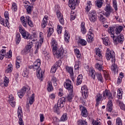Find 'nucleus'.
Instances as JSON below:
<instances>
[{
    "instance_id": "64",
    "label": "nucleus",
    "mask_w": 125,
    "mask_h": 125,
    "mask_svg": "<svg viewBox=\"0 0 125 125\" xmlns=\"http://www.w3.org/2000/svg\"><path fill=\"white\" fill-rule=\"evenodd\" d=\"M60 65H61V63H60V62H59V61L57 62L54 64V66H55L57 69L58 68H59V67H60Z\"/></svg>"
},
{
    "instance_id": "38",
    "label": "nucleus",
    "mask_w": 125,
    "mask_h": 125,
    "mask_svg": "<svg viewBox=\"0 0 125 125\" xmlns=\"http://www.w3.org/2000/svg\"><path fill=\"white\" fill-rule=\"evenodd\" d=\"M21 41V35H20V33H18L16 36V42L17 44H19V42H20Z\"/></svg>"
},
{
    "instance_id": "4",
    "label": "nucleus",
    "mask_w": 125,
    "mask_h": 125,
    "mask_svg": "<svg viewBox=\"0 0 125 125\" xmlns=\"http://www.w3.org/2000/svg\"><path fill=\"white\" fill-rule=\"evenodd\" d=\"M105 58L107 60H111L112 63L116 62V55L114 51L110 50V49H107L105 53Z\"/></svg>"
},
{
    "instance_id": "57",
    "label": "nucleus",
    "mask_w": 125,
    "mask_h": 125,
    "mask_svg": "<svg viewBox=\"0 0 125 125\" xmlns=\"http://www.w3.org/2000/svg\"><path fill=\"white\" fill-rule=\"evenodd\" d=\"M28 75H29V71H28V70L26 69L22 73V76L23 77H24L25 78H27L28 77Z\"/></svg>"
},
{
    "instance_id": "33",
    "label": "nucleus",
    "mask_w": 125,
    "mask_h": 125,
    "mask_svg": "<svg viewBox=\"0 0 125 125\" xmlns=\"http://www.w3.org/2000/svg\"><path fill=\"white\" fill-rule=\"evenodd\" d=\"M104 1V0H97L96 1V5L98 7L100 8V7H101L103 5Z\"/></svg>"
},
{
    "instance_id": "1",
    "label": "nucleus",
    "mask_w": 125,
    "mask_h": 125,
    "mask_svg": "<svg viewBox=\"0 0 125 125\" xmlns=\"http://www.w3.org/2000/svg\"><path fill=\"white\" fill-rule=\"evenodd\" d=\"M106 97H107L108 99L109 100L113 99V97H112V93L110 92V91H108L107 89H105V90L104 91L103 96H102V94H101L100 93L97 94L95 97L96 102V105L98 106V105L100 104V103L103 101V98L104 99H106Z\"/></svg>"
},
{
    "instance_id": "9",
    "label": "nucleus",
    "mask_w": 125,
    "mask_h": 125,
    "mask_svg": "<svg viewBox=\"0 0 125 125\" xmlns=\"http://www.w3.org/2000/svg\"><path fill=\"white\" fill-rule=\"evenodd\" d=\"M89 19L91 22H96L97 20V14H96V11H91L89 14Z\"/></svg>"
},
{
    "instance_id": "55",
    "label": "nucleus",
    "mask_w": 125,
    "mask_h": 125,
    "mask_svg": "<svg viewBox=\"0 0 125 125\" xmlns=\"http://www.w3.org/2000/svg\"><path fill=\"white\" fill-rule=\"evenodd\" d=\"M116 125H123L122 119L119 117L116 119Z\"/></svg>"
},
{
    "instance_id": "6",
    "label": "nucleus",
    "mask_w": 125,
    "mask_h": 125,
    "mask_svg": "<svg viewBox=\"0 0 125 125\" xmlns=\"http://www.w3.org/2000/svg\"><path fill=\"white\" fill-rule=\"evenodd\" d=\"M116 37H115L114 36V37L112 38L115 44H118L119 42L120 43H122L124 42V41H125V37H124V35L123 34H118Z\"/></svg>"
},
{
    "instance_id": "15",
    "label": "nucleus",
    "mask_w": 125,
    "mask_h": 125,
    "mask_svg": "<svg viewBox=\"0 0 125 125\" xmlns=\"http://www.w3.org/2000/svg\"><path fill=\"white\" fill-rule=\"evenodd\" d=\"M26 91H27V87L25 86H23L21 90H19V92L18 93V95L20 98H22L23 96L25 95Z\"/></svg>"
},
{
    "instance_id": "5",
    "label": "nucleus",
    "mask_w": 125,
    "mask_h": 125,
    "mask_svg": "<svg viewBox=\"0 0 125 125\" xmlns=\"http://www.w3.org/2000/svg\"><path fill=\"white\" fill-rule=\"evenodd\" d=\"M53 53L56 58L61 59L64 57L65 53L64 52V49L63 48H61L57 50V49L53 50Z\"/></svg>"
},
{
    "instance_id": "10",
    "label": "nucleus",
    "mask_w": 125,
    "mask_h": 125,
    "mask_svg": "<svg viewBox=\"0 0 125 125\" xmlns=\"http://www.w3.org/2000/svg\"><path fill=\"white\" fill-rule=\"evenodd\" d=\"M33 47V42H29L25 47V49H23L21 51L22 54H28L30 51H31V48Z\"/></svg>"
},
{
    "instance_id": "11",
    "label": "nucleus",
    "mask_w": 125,
    "mask_h": 125,
    "mask_svg": "<svg viewBox=\"0 0 125 125\" xmlns=\"http://www.w3.org/2000/svg\"><path fill=\"white\" fill-rule=\"evenodd\" d=\"M41 66V60L38 59L36 62H35L33 65H30L29 66V69H33L34 71H38L39 69H41L40 68Z\"/></svg>"
},
{
    "instance_id": "16",
    "label": "nucleus",
    "mask_w": 125,
    "mask_h": 125,
    "mask_svg": "<svg viewBox=\"0 0 125 125\" xmlns=\"http://www.w3.org/2000/svg\"><path fill=\"white\" fill-rule=\"evenodd\" d=\"M96 52V60H97L98 58L99 59H102V52L99 48H97L95 50Z\"/></svg>"
},
{
    "instance_id": "58",
    "label": "nucleus",
    "mask_w": 125,
    "mask_h": 125,
    "mask_svg": "<svg viewBox=\"0 0 125 125\" xmlns=\"http://www.w3.org/2000/svg\"><path fill=\"white\" fill-rule=\"evenodd\" d=\"M0 23L1 24V25H3V26H4L5 27V20H4V19L1 18V17L0 16Z\"/></svg>"
},
{
    "instance_id": "21",
    "label": "nucleus",
    "mask_w": 125,
    "mask_h": 125,
    "mask_svg": "<svg viewBox=\"0 0 125 125\" xmlns=\"http://www.w3.org/2000/svg\"><path fill=\"white\" fill-rule=\"evenodd\" d=\"M107 109L108 112H112L113 110V102L112 100H109L107 104Z\"/></svg>"
},
{
    "instance_id": "24",
    "label": "nucleus",
    "mask_w": 125,
    "mask_h": 125,
    "mask_svg": "<svg viewBox=\"0 0 125 125\" xmlns=\"http://www.w3.org/2000/svg\"><path fill=\"white\" fill-rule=\"evenodd\" d=\"M47 18H48V17L45 16L44 17L43 20L42 21V27L43 28H45V27H46V25H47Z\"/></svg>"
},
{
    "instance_id": "26",
    "label": "nucleus",
    "mask_w": 125,
    "mask_h": 125,
    "mask_svg": "<svg viewBox=\"0 0 125 125\" xmlns=\"http://www.w3.org/2000/svg\"><path fill=\"white\" fill-rule=\"evenodd\" d=\"M108 32L110 35H111V37L112 39L115 37V31L114 28L110 27L108 28Z\"/></svg>"
},
{
    "instance_id": "59",
    "label": "nucleus",
    "mask_w": 125,
    "mask_h": 125,
    "mask_svg": "<svg viewBox=\"0 0 125 125\" xmlns=\"http://www.w3.org/2000/svg\"><path fill=\"white\" fill-rule=\"evenodd\" d=\"M97 60V64L98 65H103V61H102V59H99V58H98V60Z\"/></svg>"
},
{
    "instance_id": "63",
    "label": "nucleus",
    "mask_w": 125,
    "mask_h": 125,
    "mask_svg": "<svg viewBox=\"0 0 125 125\" xmlns=\"http://www.w3.org/2000/svg\"><path fill=\"white\" fill-rule=\"evenodd\" d=\"M111 69L112 71H113V72H116V70H117V66H116V64L114 63L111 66Z\"/></svg>"
},
{
    "instance_id": "53",
    "label": "nucleus",
    "mask_w": 125,
    "mask_h": 125,
    "mask_svg": "<svg viewBox=\"0 0 125 125\" xmlns=\"http://www.w3.org/2000/svg\"><path fill=\"white\" fill-rule=\"evenodd\" d=\"M99 18L100 21H101V22H102L103 23H104L105 21H106V19L104 18L103 15L102 14L100 15Z\"/></svg>"
},
{
    "instance_id": "17",
    "label": "nucleus",
    "mask_w": 125,
    "mask_h": 125,
    "mask_svg": "<svg viewBox=\"0 0 125 125\" xmlns=\"http://www.w3.org/2000/svg\"><path fill=\"white\" fill-rule=\"evenodd\" d=\"M43 75H44V73L42 72V69H39L37 71V78L40 80V81H42L43 80Z\"/></svg>"
},
{
    "instance_id": "61",
    "label": "nucleus",
    "mask_w": 125,
    "mask_h": 125,
    "mask_svg": "<svg viewBox=\"0 0 125 125\" xmlns=\"http://www.w3.org/2000/svg\"><path fill=\"white\" fill-rule=\"evenodd\" d=\"M52 82L54 83L55 86H56V85H57V83H56V82H57V80L56 79V77L53 76L52 77Z\"/></svg>"
},
{
    "instance_id": "44",
    "label": "nucleus",
    "mask_w": 125,
    "mask_h": 125,
    "mask_svg": "<svg viewBox=\"0 0 125 125\" xmlns=\"http://www.w3.org/2000/svg\"><path fill=\"white\" fill-rule=\"evenodd\" d=\"M95 68L96 69L100 71V72H101V71L103 70V69H104V67H103L102 65L97 64H96Z\"/></svg>"
},
{
    "instance_id": "41",
    "label": "nucleus",
    "mask_w": 125,
    "mask_h": 125,
    "mask_svg": "<svg viewBox=\"0 0 125 125\" xmlns=\"http://www.w3.org/2000/svg\"><path fill=\"white\" fill-rule=\"evenodd\" d=\"M78 125H87V122L84 120L80 119L78 121Z\"/></svg>"
},
{
    "instance_id": "51",
    "label": "nucleus",
    "mask_w": 125,
    "mask_h": 125,
    "mask_svg": "<svg viewBox=\"0 0 125 125\" xmlns=\"http://www.w3.org/2000/svg\"><path fill=\"white\" fill-rule=\"evenodd\" d=\"M79 43H80L81 45L84 46V45H86L87 42H86V41H85V40L83 39H80Z\"/></svg>"
},
{
    "instance_id": "47",
    "label": "nucleus",
    "mask_w": 125,
    "mask_h": 125,
    "mask_svg": "<svg viewBox=\"0 0 125 125\" xmlns=\"http://www.w3.org/2000/svg\"><path fill=\"white\" fill-rule=\"evenodd\" d=\"M43 43V38H40L39 40V42L38 43V45H37V47L36 48V50H38L39 49V47L40 46H42V44Z\"/></svg>"
},
{
    "instance_id": "3",
    "label": "nucleus",
    "mask_w": 125,
    "mask_h": 125,
    "mask_svg": "<svg viewBox=\"0 0 125 125\" xmlns=\"http://www.w3.org/2000/svg\"><path fill=\"white\" fill-rule=\"evenodd\" d=\"M21 21L22 24L24 27L27 28L28 25L30 26V27H34V23L32 20H31V18L28 16H26L25 17L22 16L21 18Z\"/></svg>"
},
{
    "instance_id": "29",
    "label": "nucleus",
    "mask_w": 125,
    "mask_h": 125,
    "mask_svg": "<svg viewBox=\"0 0 125 125\" xmlns=\"http://www.w3.org/2000/svg\"><path fill=\"white\" fill-rule=\"evenodd\" d=\"M4 17L6 18L5 21V27H7V25H8V20L9 19V17H8V12H5L4 13Z\"/></svg>"
},
{
    "instance_id": "31",
    "label": "nucleus",
    "mask_w": 125,
    "mask_h": 125,
    "mask_svg": "<svg viewBox=\"0 0 125 125\" xmlns=\"http://www.w3.org/2000/svg\"><path fill=\"white\" fill-rule=\"evenodd\" d=\"M47 84V90L49 92L52 91L53 90V86H52V83L51 82H48Z\"/></svg>"
},
{
    "instance_id": "62",
    "label": "nucleus",
    "mask_w": 125,
    "mask_h": 125,
    "mask_svg": "<svg viewBox=\"0 0 125 125\" xmlns=\"http://www.w3.org/2000/svg\"><path fill=\"white\" fill-rule=\"evenodd\" d=\"M75 19H76V14L75 13H71L70 20H75Z\"/></svg>"
},
{
    "instance_id": "52",
    "label": "nucleus",
    "mask_w": 125,
    "mask_h": 125,
    "mask_svg": "<svg viewBox=\"0 0 125 125\" xmlns=\"http://www.w3.org/2000/svg\"><path fill=\"white\" fill-rule=\"evenodd\" d=\"M80 64H81V62L80 61L75 62V65L74 66L75 70H79V68H80Z\"/></svg>"
},
{
    "instance_id": "37",
    "label": "nucleus",
    "mask_w": 125,
    "mask_h": 125,
    "mask_svg": "<svg viewBox=\"0 0 125 125\" xmlns=\"http://www.w3.org/2000/svg\"><path fill=\"white\" fill-rule=\"evenodd\" d=\"M96 77L98 80L101 83H103V77L102 76V74L101 73H97L96 74Z\"/></svg>"
},
{
    "instance_id": "56",
    "label": "nucleus",
    "mask_w": 125,
    "mask_h": 125,
    "mask_svg": "<svg viewBox=\"0 0 125 125\" xmlns=\"http://www.w3.org/2000/svg\"><path fill=\"white\" fill-rule=\"evenodd\" d=\"M12 10L14 11H16L17 10V5L16 3H13L12 5Z\"/></svg>"
},
{
    "instance_id": "36",
    "label": "nucleus",
    "mask_w": 125,
    "mask_h": 125,
    "mask_svg": "<svg viewBox=\"0 0 125 125\" xmlns=\"http://www.w3.org/2000/svg\"><path fill=\"white\" fill-rule=\"evenodd\" d=\"M103 40V43L105 45H109L110 44V40L108 37H105L104 38H102Z\"/></svg>"
},
{
    "instance_id": "40",
    "label": "nucleus",
    "mask_w": 125,
    "mask_h": 125,
    "mask_svg": "<svg viewBox=\"0 0 125 125\" xmlns=\"http://www.w3.org/2000/svg\"><path fill=\"white\" fill-rule=\"evenodd\" d=\"M67 120H68V116L66 113H64L61 117V122H66Z\"/></svg>"
},
{
    "instance_id": "19",
    "label": "nucleus",
    "mask_w": 125,
    "mask_h": 125,
    "mask_svg": "<svg viewBox=\"0 0 125 125\" xmlns=\"http://www.w3.org/2000/svg\"><path fill=\"white\" fill-rule=\"evenodd\" d=\"M57 16L61 24H62V25H64V18H63V14H62L60 11H58L57 12Z\"/></svg>"
},
{
    "instance_id": "12",
    "label": "nucleus",
    "mask_w": 125,
    "mask_h": 125,
    "mask_svg": "<svg viewBox=\"0 0 125 125\" xmlns=\"http://www.w3.org/2000/svg\"><path fill=\"white\" fill-rule=\"evenodd\" d=\"M83 94L82 96L84 98H86L87 96H88V88H87V86L86 85H84L81 88Z\"/></svg>"
},
{
    "instance_id": "50",
    "label": "nucleus",
    "mask_w": 125,
    "mask_h": 125,
    "mask_svg": "<svg viewBox=\"0 0 125 125\" xmlns=\"http://www.w3.org/2000/svg\"><path fill=\"white\" fill-rule=\"evenodd\" d=\"M75 54H76L77 58H81V57H82V54H81V52L79 49L75 50Z\"/></svg>"
},
{
    "instance_id": "25",
    "label": "nucleus",
    "mask_w": 125,
    "mask_h": 125,
    "mask_svg": "<svg viewBox=\"0 0 125 125\" xmlns=\"http://www.w3.org/2000/svg\"><path fill=\"white\" fill-rule=\"evenodd\" d=\"M70 35H69V32L65 30L64 32V40L66 42H70Z\"/></svg>"
},
{
    "instance_id": "48",
    "label": "nucleus",
    "mask_w": 125,
    "mask_h": 125,
    "mask_svg": "<svg viewBox=\"0 0 125 125\" xmlns=\"http://www.w3.org/2000/svg\"><path fill=\"white\" fill-rule=\"evenodd\" d=\"M113 6L116 11L118 10V3H117V0H113Z\"/></svg>"
},
{
    "instance_id": "2",
    "label": "nucleus",
    "mask_w": 125,
    "mask_h": 125,
    "mask_svg": "<svg viewBox=\"0 0 125 125\" xmlns=\"http://www.w3.org/2000/svg\"><path fill=\"white\" fill-rule=\"evenodd\" d=\"M64 86L66 89L68 90L69 94L67 97V99L69 102H72V99L74 97L73 91H74V87L72 85V81L69 79H67L63 83Z\"/></svg>"
},
{
    "instance_id": "45",
    "label": "nucleus",
    "mask_w": 125,
    "mask_h": 125,
    "mask_svg": "<svg viewBox=\"0 0 125 125\" xmlns=\"http://www.w3.org/2000/svg\"><path fill=\"white\" fill-rule=\"evenodd\" d=\"M35 102V94H32L31 97L29 98V104L32 105Z\"/></svg>"
},
{
    "instance_id": "14",
    "label": "nucleus",
    "mask_w": 125,
    "mask_h": 125,
    "mask_svg": "<svg viewBox=\"0 0 125 125\" xmlns=\"http://www.w3.org/2000/svg\"><path fill=\"white\" fill-rule=\"evenodd\" d=\"M93 30L91 29L89 30V32L87 34L88 39H87L88 42H92L93 37H94V34H93Z\"/></svg>"
},
{
    "instance_id": "18",
    "label": "nucleus",
    "mask_w": 125,
    "mask_h": 125,
    "mask_svg": "<svg viewBox=\"0 0 125 125\" xmlns=\"http://www.w3.org/2000/svg\"><path fill=\"white\" fill-rule=\"evenodd\" d=\"M65 102H66V98L65 97L61 98L58 100V105H60V108H63L64 107Z\"/></svg>"
},
{
    "instance_id": "28",
    "label": "nucleus",
    "mask_w": 125,
    "mask_h": 125,
    "mask_svg": "<svg viewBox=\"0 0 125 125\" xmlns=\"http://www.w3.org/2000/svg\"><path fill=\"white\" fill-rule=\"evenodd\" d=\"M82 82H83V75L80 74L77 77L76 85H79V84H81V83H82Z\"/></svg>"
},
{
    "instance_id": "35",
    "label": "nucleus",
    "mask_w": 125,
    "mask_h": 125,
    "mask_svg": "<svg viewBox=\"0 0 125 125\" xmlns=\"http://www.w3.org/2000/svg\"><path fill=\"white\" fill-rule=\"evenodd\" d=\"M84 22H82L81 23V32L84 35V34H85V33H86V28H85V26H84Z\"/></svg>"
},
{
    "instance_id": "43",
    "label": "nucleus",
    "mask_w": 125,
    "mask_h": 125,
    "mask_svg": "<svg viewBox=\"0 0 125 125\" xmlns=\"http://www.w3.org/2000/svg\"><path fill=\"white\" fill-rule=\"evenodd\" d=\"M54 31V30L53 29V28L49 27V29L48 30L47 37H48V38H49V37H51V35H52V34H53Z\"/></svg>"
},
{
    "instance_id": "34",
    "label": "nucleus",
    "mask_w": 125,
    "mask_h": 125,
    "mask_svg": "<svg viewBox=\"0 0 125 125\" xmlns=\"http://www.w3.org/2000/svg\"><path fill=\"white\" fill-rule=\"evenodd\" d=\"M91 6H92V4L91 3V1H87V6L85 8V10L87 12L90 10V8H91Z\"/></svg>"
},
{
    "instance_id": "30",
    "label": "nucleus",
    "mask_w": 125,
    "mask_h": 125,
    "mask_svg": "<svg viewBox=\"0 0 125 125\" xmlns=\"http://www.w3.org/2000/svg\"><path fill=\"white\" fill-rule=\"evenodd\" d=\"M123 31V26H119L117 27L115 29V34L116 35H121V32Z\"/></svg>"
},
{
    "instance_id": "46",
    "label": "nucleus",
    "mask_w": 125,
    "mask_h": 125,
    "mask_svg": "<svg viewBox=\"0 0 125 125\" xmlns=\"http://www.w3.org/2000/svg\"><path fill=\"white\" fill-rule=\"evenodd\" d=\"M59 107H60V105H58V104H55L54 106V112L55 113H58L59 112Z\"/></svg>"
},
{
    "instance_id": "13",
    "label": "nucleus",
    "mask_w": 125,
    "mask_h": 125,
    "mask_svg": "<svg viewBox=\"0 0 125 125\" xmlns=\"http://www.w3.org/2000/svg\"><path fill=\"white\" fill-rule=\"evenodd\" d=\"M80 109L82 112V116L86 118L88 116V112H87V110H86V108L83 105H80Z\"/></svg>"
},
{
    "instance_id": "60",
    "label": "nucleus",
    "mask_w": 125,
    "mask_h": 125,
    "mask_svg": "<svg viewBox=\"0 0 125 125\" xmlns=\"http://www.w3.org/2000/svg\"><path fill=\"white\" fill-rule=\"evenodd\" d=\"M93 125H101V123L98 120L94 121L92 122Z\"/></svg>"
},
{
    "instance_id": "27",
    "label": "nucleus",
    "mask_w": 125,
    "mask_h": 125,
    "mask_svg": "<svg viewBox=\"0 0 125 125\" xmlns=\"http://www.w3.org/2000/svg\"><path fill=\"white\" fill-rule=\"evenodd\" d=\"M117 104H119L120 107V109H121V110H125V104H124V103H123L122 101L120 100H117Z\"/></svg>"
},
{
    "instance_id": "7",
    "label": "nucleus",
    "mask_w": 125,
    "mask_h": 125,
    "mask_svg": "<svg viewBox=\"0 0 125 125\" xmlns=\"http://www.w3.org/2000/svg\"><path fill=\"white\" fill-rule=\"evenodd\" d=\"M18 117L19 118V124L20 125H24V122L23 121V111H22V108L21 106H19L18 109Z\"/></svg>"
},
{
    "instance_id": "22",
    "label": "nucleus",
    "mask_w": 125,
    "mask_h": 125,
    "mask_svg": "<svg viewBox=\"0 0 125 125\" xmlns=\"http://www.w3.org/2000/svg\"><path fill=\"white\" fill-rule=\"evenodd\" d=\"M68 6L71 9L76 8V1L75 0H69Z\"/></svg>"
},
{
    "instance_id": "20",
    "label": "nucleus",
    "mask_w": 125,
    "mask_h": 125,
    "mask_svg": "<svg viewBox=\"0 0 125 125\" xmlns=\"http://www.w3.org/2000/svg\"><path fill=\"white\" fill-rule=\"evenodd\" d=\"M66 69L67 72L69 73L72 81H74V71L73 70V68L69 66H66Z\"/></svg>"
},
{
    "instance_id": "8",
    "label": "nucleus",
    "mask_w": 125,
    "mask_h": 125,
    "mask_svg": "<svg viewBox=\"0 0 125 125\" xmlns=\"http://www.w3.org/2000/svg\"><path fill=\"white\" fill-rule=\"evenodd\" d=\"M19 29L21 36H22V37L26 40H29L30 34H29V33L27 32V31H26L24 28H23L22 25H20Z\"/></svg>"
},
{
    "instance_id": "54",
    "label": "nucleus",
    "mask_w": 125,
    "mask_h": 125,
    "mask_svg": "<svg viewBox=\"0 0 125 125\" xmlns=\"http://www.w3.org/2000/svg\"><path fill=\"white\" fill-rule=\"evenodd\" d=\"M57 32L58 34H61L62 33V26L61 25H58L57 28Z\"/></svg>"
},
{
    "instance_id": "39",
    "label": "nucleus",
    "mask_w": 125,
    "mask_h": 125,
    "mask_svg": "<svg viewBox=\"0 0 125 125\" xmlns=\"http://www.w3.org/2000/svg\"><path fill=\"white\" fill-rule=\"evenodd\" d=\"M89 76L91 77L92 79L93 80H95V70H89Z\"/></svg>"
},
{
    "instance_id": "42",
    "label": "nucleus",
    "mask_w": 125,
    "mask_h": 125,
    "mask_svg": "<svg viewBox=\"0 0 125 125\" xmlns=\"http://www.w3.org/2000/svg\"><path fill=\"white\" fill-rule=\"evenodd\" d=\"M25 8L26 9L27 13L28 14H31V13H32V10H33V6L27 5L25 7Z\"/></svg>"
},
{
    "instance_id": "32",
    "label": "nucleus",
    "mask_w": 125,
    "mask_h": 125,
    "mask_svg": "<svg viewBox=\"0 0 125 125\" xmlns=\"http://www.w3.org/2000/svg\"><path fill=\"white\" fill-rule=\"evenodd\" d=\"M13 70V66L12 64H9L7 67V69L5 70L6 73H11Z\"/></svg>"
},
{
    "instance_id": "49",
    "label": "nucleus",
    "mask_w": 125,
    "mask_h": 125,
    "mask_svg": "<svg viewBox=\"0 0 125 125\" xmlns=\"http://www.w3.org/2000/svg\"><path fill=\"white\" fill-rule=\"evenodd\" d=\"M104 10L107 12H112V9L111 8V6L109 4L106 5Z\"/></svg>"
},
{
    "instance_id": "23",
    "label": "nucleus",
    "mask_w": 125,
    "mask_h": 125,
    "mask_svg": "<svg viewBox=\"0 0 125 125\" xmlns=\"http://www.w3.org/2000/svg\"><path fill=\"white\" fill-rule=\"evenodd\" d=\"M51 44L52 45V47H53V50H54L55 49H58L57 42L53 38L52 39Z\"/></svg>"
}]
</instances>
